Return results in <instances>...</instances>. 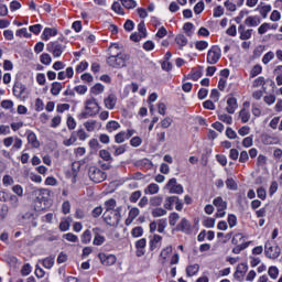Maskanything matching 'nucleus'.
Masks as SVG:
<instances>
[{
    "label": "nucleus",
    "instance_id": "1",
    "mask_svg": "<svg viewBox=\"0 0 282 282\" xmlns=\"http://www.w3.org/2000/svg\"><path fill=\"white\" fill-rule=\"evenodd\" d=\"M33 193L36 197L35 206L36 208H39L37 210H45V208H47V204H50V197H52V192L50 189L41 188L35 189Z\"/></svg>",
    "mask_w": 282,
    "mask_h": 282
},
{
    "label": "nucleus",
    "instance_id": "2",
    "mask_svg": "<svg viewBox=\"0 0 282 282\" xmlns=\"http://www.w3.org/2000/svg\"><path fill=\"white\" fill-rule=\"evenodd\" d=\"M131 61V56L127 53H119L117 55H110L107 58V65L109 67H113L115 69H122V67H127V62Z\"/></svg>",
    "mask_w": 282,
    "mask_h": 282
},
{
    "label": "nucleus",
    "instance_id": "3",
    "mask_svg": "<svg viewBox=\"0 0 282 282\" xmlns=\"http://www.w3.org/2000/svg\"><path fill=\"white\" fill-rule=\"evenodd\" d=\"M86 110L82 112V118H91V116H96L100 111V106L96 98H90L86 102Z\"/></svg>",
    "mask_w": 282,
    "mask_h": 282
},
{
    "label": "nucleus",
    "instance_id": "4",
    "mask_svg": "<svg viewBox=\"0 0 282 282\" xmlns=\"http://www.w3.org/2000/svg\"><path fill=\"white\" fill-rule=\"evenodd\" d=\"M264 254L268 259H279V257H281V247L267 241L264 245Z\"/></svg>",
    "mask_w": 282,
    "mask_h": 282
},
{
    "label": "nucleus",
    "instance_id": "5",
    "mask_svg": "<svg viewBox=\"0 0 282 282\" xmlns=\"http://www.w3.org/2000/svg\"><path fill=\"white\" fill-rule=\"evenodd\" d=\"M65 44L55 41V42H51L46 45V50L47 52H50L54 58H59V56H63V52H65Z\"/></svg>",
    "mask_w": 282,
    "mask_h": 282
},
{
    "label": "nucleus",
    "instance_id": "6",
    "mask_svg": "<svg viewBox=\"0 0 282 282\" xmlns=\"http://www.w3.org/2000/svg\"><path fill=\"white\" fill-rule=\"evenodd\" d=\"M88 177L91 182H95V184H100V182H105L107 180V174L100 169L91 166L88 170Z\"/></svg>",
    "mask_w": 282,
    "mask_h": 282
},
{
    "label": "nucleus",
    "instance_id": "7",
    "mask_svg": "<svg viewBox=\"0 0 282 282\" xmlns=\"http://www.w3.org/2000/svg\"><path fill=\"white\" fill-rule=\"evenodd\" d=\"M219 58H221V48L215 45L212 46L207 53V63L209 65H217V63H219Z\"/></svg>",
    "mask_w": 282,
    "mask_h": 282
},
{
    "label": "nucleus",
    "instance_id": "8",
    "mask_svg": "<svg viewBox=\"0 0 282 282\" xmlns=\"http://www.w3.org/2000/svg\"><path fill=\"white\" fill-rule=\"evenodd\" d=\"M173 206H175V210L178 212H181L182 208H184V205L182 204L180 197L177 196H170L165 199L164 208H166V210H173Z\"/></svg>",
    "mask_w": 282,
    "mask_h": 282
},
{
    "label": "nucleus",
    "instance_id": "9",
    "mask_svg": "<svg viewBox=\"0 0 282 282\" xmlns=\"http://www.w3.org/2000/svg\"><path fill=\"white\" fill-rule=\"evenodd\" d=\"M165 188L175 195H182V193H184V187L182 184H177V178H171L165 185Z\"/></svg>",
    "mask_w": 282,
    "mask_h": 282
},
{
    "label": "nucleus",
    "instance_id": "10",
    "mask_svg": "<svg viewBox=\"0 0 282 282\" xmlns=\"http://www.w3.org/2000/svg\"><path fill=\"white\" fill-rule=\"evenodd\" d=\"M102 217L108 226H118L120 223V214L118 213H104Z\"/></svg>",
    "mask_w": 282,
    "mask_h": 282
},
{
    "label": "nucleus",
    "instance_id": "11",
    "mask_svg": "<svg viewBox=\"0 0 282 282\" xmlns=\"http://www.w3.org/2000/svg\"><path fill=\"white\" fill-rule=\"evenodd\" d=\"M246 272H248V264L240 263L238 264L236 272L234 273V278L237 279V281H243V276H246Z\"/></svg>",
    "mask_w": 282,
    "mask_h": 282
},
{
    "label": "nucleus",
    "instance_id": "12",
    "mask_svg": "<svg viewBox=\"0 0 282 282\" xmlns=\"http://www.w3.org/2000/svg\"><path fill=\"white\" fill-rule=\"evenodd\" d=\"M98 257H99L102 265H115L116 261H118V259L113 254L107 256L105 253H99Z\"/></svg>",
    "mask_w": 282,
    "mask_h": 282
},
{
    "label": "nucleus",
    "instance_id": "13",
    "mask_svg": "<svg viewBox=\"0 0 282 282\" xmlns=\"http://www.w3.org/2000/svg\"><path fill=\"white\" fill-rule=\"evenodd\" d=\"M238 32L240 34L241 41H248L249 39L252 37V29H246V25L243 24H240L238 26Z\"/></svg>",
    "mask_w": 282,
    "mask_h": 282
},
{
    "label": "nucleus",
    "instance_id": "14",
    "mask_svg": "<svg viewBox=\"0 0 282 282\" xmlns=\"http://www.w3.org/2000/svg\"><path fill=\"white\" fill-rule=\"evenodd\" d=\"M105 107L106 109H115L116 105L118 102V97H116V95L110 94L105 100Z\"/></svg>",
    "mask_w": 282,
    "mask_h": 282
},
{
    "label": "nucleus",
    "instance_id": "15",
    "mask_svg": "<svg viewBox=\"0 0 282 282\" xmlns=\"http://www.w3.org/2000/svg\"><path fill=\"white\" fill-rule=\"evenodd\" d=\"M261 24V18L254 15H250L245 20V25H247L248 28H257V25Z\"/></svg>",
    "mask_w": 282,
    "mask_h": 282
},
{
    "label": "nucleus",
    "instance_id": "16",
    "mask_svg": "<svg viewBox=\"0 0 282 282\" xmlns=\"http://www.w3.org/2000/svg\"><path fill=\"white\" fill-rule=\"evenodd\" d=\"M237 98L231 97L227 100V107H226V111L228 113H235V111L237 110Z\"/></svg>",
    "mask_w": 282,
    "mask_h": 282
},
{
    "label": "nucleus",
    "instance_id": "17",
    "mask_svg": "<svg viewBox=\"0 0 282 282\" xmlns=\"http://www.w3.org/2000/svg\"><path fill=\"white\" fill-rule=\"evenodd\" d=\"M56 34H58V31L56 29L45 28L42 33V40L50 41V36H56Z\"/></svg>",
    "mask_w": 282,
    "mask_h": 282
},
{
    "label": "nucleus",
    "instance_id": "18",
    "mask_svg": "<svg viewBox=\"0 0 282 282\" xmlns=\"http://www.w3.org/2000/svg\"><path fill=\"white\" fill-rule=\"evenodd\" d=\"M162 246V236L154 235L153 239L150 241V250H158Z\"/></svg>",
    "mask_w": 282,
    "mask_h": 282
},
{
    "label": "nucleus",
    "instance_id": "19",
    "mask_svg": "<svg viewBox=\"0 0 282 282\" xmlns=\"http://www.w3.org/2000/svg\"><path fill=\"white\" fill-rule=\"evenodd\" d=\"M28 142L33 149H39V147H41V142H39V139L34 132H30L28 134Z\"/></svg>",
    "mask_w": 282,
    "mask_h": 282
},
{
    "label": "nucleus",
    "instance_id": "20",
    "mask_svg": "<svg viewBox=\"0 0 282 282\" xmlns=\"http://www.w3.org/2000/svg\"><path fill=\"white\" fill-rule=\"evenodd\" d=\"M175 43L176 45H178L180 50H182L183 47H186V45H188V39H186L184 34H177L175 36Z\"/></svg>",
    "mask_w": 282,
    "mask_h": 282
},
{
    "label": "nucleus",
    "instance_id": "21",
    "mask_svg": "<svg viewBox=\"0 0 282 282\" xmlns=\"http://www.w3.org/2000/svg\"><path fill=\"white\" fill-rule=\"evenodd\" d=\"M61 91H63V84H61L58 82L52 83V86H51L52 96H58V94H61Z\"/></svg>",
    "mask_w": 282,
    "mask_h": 282
},
{
    "label": "nucleus",
    "instance_id": "22",
    "mask_svg": "<svg viewBox=\"0 0 282 282\" xmlns=\"http://www.w3.org/2000/svg\"><path fill=\"white\" fill-rule=\"evenodd\" d=\"M56 261V257L55 256H50L47 258H45L42 263L43 265L47 269V270H52V268H54V262Z\"/></svg>",
    "mask_w": 282,
    "mask_h": 282
},
{
    "label": "nucleus",
    "instance_id": "23",
    "mask_svg": "<svg viewBox=\"0 0 282 282\" xmlns=\"http://www.w3.org/2000/svg\"><path fill=\"white\" fill-rule=\"evenodd\" d=\"M177 230H182V232H188V230H191V223L186 218H183L181 224L177 225Z\"/></svg>",
    "mask_w": 282,
    "mask_h": 282
},
{
    "label": "nucleus",
    "instance_id": "24",
    "mask_svg": "<svg viewBox=\"0 0 282 282\" xmlns=\"http://www.w3.org/2000/svg\"><path fill=\"white\" fill-rule=\"evenodd\" d=\"M173 252V247H166L165 249H163L162 251H161V254H160V257H161V263H166V259H169V256Z\"/></svg>",
    "mask_w": 282,
    "mask_h": 282
},
{
    "label": "nucleus",
    "instance_id": "25",
    "mask_svg": "<svg viewBox=\"0 0 282 282\" xmlns=\"http://www.w3.org/2000/svg\"><path fill=\"white\" fill-rule=\"evenodd\" d=\"M199 272V264H191L186 268L187 276H195Z\"/></svg>",
    "mask_w": 282,
    "mask_h": 282
},
{
    "label": "nucleus",
    "instance_id": "26",
    "mask_svg": "<svg viewBox=\"0 0 282 282\" xmlns=\"http://www.w3.org/2000/svg\"><path fill=\"white\" fill-rule=\"evenodd\" d=\"M214 206L218 208V213H221V210H226V202L221 197H217L214 199Z\"/></svg>",
    "mask_w": 282,
    "mask_h": 282
},
{
    "label": "nucleus",
    "instance_id": "27",
    "mask_svg": "<svg viewBox=\"0 0 282 282\" xmlns=\"http://www.w3.org/2000/svg\"><path fill=\"white\" fill-rule=\"evenodd\" d=\"M239 118L241 119V122L246 124V122H249L250 120V111L246 110V108L241 109L239 112Z\"/></svg>",
    "mask_w": 282,
    "mask_h": 282
},
{
    "label": "nucleus",
    "instance_id": "28",
    "mask_svg": "<svg viewBox=\"0 0 282 282\" xmlns=\"http://www.w3.org/2000/svg\"><path fill=\"white\" fill-rule=\"evenodd\" d=\"M13 94L19 97L23 96V94H25V86L22 84H15L13 86Z\"/></svg>",
    "mask_w": 282,
    "mask_h": 282
},
{
    "label": "nucleus",
    "instance_id": "29",
    "mask_svg": "<svg viewBox=\"0 0 282 282\" xmlns=\"http://www.w3.org/2000/svg\"><path fill=\"white\" fill-rule=\"evenodd\" d=\"M123 8H127V10H133V8H137L138 2L135 0H119Z\"/></svg>",
    "mask_w": 282,
    "mask_h": 282
},
{
    "label": "nucleus",
    "instance_id": "30",
    "mask_svg": "<svg viewBox=\"0 0 282 282\" xmlns=\"http://www.w3.org/2000/svg\"><path fill=\"white\" fill-rule=\"evenodd\" d=\"M119 128H120V123H118V121H109L106 124V129L107 131H109V133H112V131H118Z\"/></svg>",
    "mask_w": 282,
    "mask_h": 282
},
{
    "label": "nucleus",
    "instance_id": "31",
    "mask_svg": "<svg viewBox=\"0 0 282 282\" xmlns=\"http://www.w3.org/2000/svg\"><path fill=\"white\" fill-rule=\"evenodd\" d=\"M160 192V185L155 184V183H151L147 189L145 193H149L150 195H155L156 193Z\"/></svg>",
    "mask_w": 282,
    "mask_h": 282
},
{
    "label": "nucleus",
    "instance_id": "32",
    "mask_svg": "<svg viewBox=\"0 0 282 282\" xmlns=\"http://www.w3.org/2000/svg\"><path fill=\"white\" fill-rule=\"evenodd\" d=\"M98 124V121L90 120L84 123L85 129L91 133V131H96V126Z\"/></svg>",
    "mask_w": 282,
    "mask_h": 282
},
{
    "label": "nucleus",
    "instance_id": "33",
    "mask_svg": "<svg viewBox=\"0 0 282 282\" xmlns=\"http://www.w3.org/2000/svg\"><path fill=\"white\" fill-rule=\"evenodd\" d=\"M63 239H66V241H70V243H78V236L72 232L64 234Z\"/></svg>",
    "mask_w": 282,
    "mask_h": 282
},
{
    "label": "nucleus",
    "instance_id": "34",
    "mask_svg": "<svg viewBox=\"0 0 282 282\" xmlns=\"http://www.w3.org/2000/svg\"><path fill=\"white\" fill-rule=\"evenodd\" d=\"M75 138H77L78 140L85 141L86 139L89 138V134H87V132H85L84 129H79L75 131Z\"/></svg>",
    "mask_w": 282,
    "mask_h": 282
},
{
    "label": "nucleus",
    "instance_id": "35",
    "mask_svg": "<svg viewBox=\"0 0 282 282\" xmlns=\"http://www.w3.org/2000/svg\"><path fill=\"white\" fill-rule=\"evenodd\" d=\"M113 208H116V199L110 198L106 200L105 203L106 213H109V210H113Z\"/></svg>",
    "mask_w": 282,
    "mask_h": 282
},
{
    "label": "nucleus",
    "instance_id": "36",
    "mask_svg": "<svg viewBox=\"0 0 282 282\" xmlns=\"http://www.w3.org/2000/svg\"><path fill=\"white\" fill-rule=\"evenodd\" d=\"M40 61H41L42 65H50L52 63V56L47 53H43L40 56Z\"/></svg>",
    "mask_w": 282,
    "mask_h": 282
},
{
    "label": "nucleus",
    "instance_id": "37",
    "mask_svg": "<svg viewBox=\"0 0 282 282\" xmlns=\"http://www.w3.org/2000/svg\"><path fill=\"white\" fill-rule=\"evenodd\" d=\"M76 132H72L70 138L63 141L64 147H72L76 142Z\"/></svg>",
    "mask_w": 282,
    "mask_h": 282
},
{
    "label": "nucleus",
    "instance_id": "38",
    "mask_svg": "<svg viewBox=\"0 0 282 282\" xmlns=\"http://www.w3.org/2000/svg\"><path fill=\"white\" fill-rule=\"evenodd\" d=\"M102 91H105V86H102V84H96L91 88V94H94L95 96H99V94H102Z\"/></svg>",
    "mask_w": 282,
    "mask_h": 282
},
{
    "label": "nucleus",
    "instance_id": "39",
    "mask_svg": "<svg viewBox=\"0 0 282 282\" xmlns=\"http://www.w3.org/2000/svg\"><path fill=\"white\" fill-rule=\"evenodd\" d=\"M218 120H220L221 122H225L226 124H232V117L230 115H219L218 116Z\"/></svg>",
    "mask_w": 282,
    "mask_h": 282
},
{
    "label": "nucleus",
    "instance_id": "40",
    "mask_svg": "<svg viewBox=\"0 0 282 282\" xmlns=\"http://www.w3.org/2000/svg\"><path fill=\"white\" fill-rule=\"evenodd\" d=\"M250 246V241H247L245 243L238 245L236 248L232 249L234 254H239L241 250H246Z\"/></svg>",
    "mask_w": 282,
    "mask_h": 282
},
{
    "label": "nucleus",
    "instance_id": "41",
    "mask_svg": "<svg viewBox=\"0 0 282 282\" xmlns=\"http://www.w3.org/2000/svg\"><path fill=\"white\" fill-rule=\"evenodd\" d=\"M231 243H234V246H239V243H243V235L241 234H236L232 237Z\"/></svg>",
    "mask_w": 282,
    "mask_h": 282
},
{
    "label": "nucleus",
    "instance_id": "42",
    "mask_svg": "<svg viewBox=\"0 0 282 282\" xmlns=\"http://www.w3.org/2000/svg\"><path fill=\"white\" fill-rule=\"evenodd\" d=\"M138 31H139V34L143 37V39H147V26L144 24V21L140 22L138 24Z\"/></svg>",
    "mask_w": 282,
    "mask_h": 282
},
{
    "label": "nucleus",
    "instance_id": "43",
    "mask_svg": "<svg viewBox=\"0 0 282 282\" xmlns=\"http://www.w3.org/2000/svg\"><path fill=\"white\" fill-rule=\"evenodd\" d=\"M124 140H127V132H119L115 135V141L117 142V144H122Z\"/></svg>",
    "mask_w": 282,
    "mask_h": 282
},
{
    "label": "nucleus",
    "instance_id": "44",
    "mask_svg": "<svg viewBox=\"0 0 282 282\" xmlns=\"http://www.w3.org/2000/svg\"><path fill=\"white\" fill-rule=\"evenodd\" d=\"M15 36H24V39H30V36H32V33H29L28 29L23 28L15 32Z\"/></svg>",
    "mask_w": 282,
    "mask_h": 282
},
{
    "label": "nucleus",
    "instance_id": "45",
    "mask_svg": "<svg viewBox=\"0 0 282 282\" xmlns=\"http://www.w3.org/2000/svg\"><path fill=\"white\" fill-rule=\"evenodd\" d=\"M268 274H269V276H271V279H278L279 278V268L270 267L268 270Z\"/></svg>",
    "mask_w": 282,
    "mask_h": 282
},
{
    "label": "nucleus",
    "instance_id": "46",
    "mask_svg": "<svg viewBox=\"0 0 282 282\" xmlns=\"http://www.w3.org/2000/svg\"><path fill=\"white\" fill-rule=\"evenodd\" d=\"M112 149H115L113 155L118 156V155H122V153L127 151V145H119V147L113 145Z\"/></svg>",
    "mask_w": 282,
    "mask_h": 282
},
{
    "label": "nucleus",
    "instance_id": "47",
    "mask_svg": "<svg viewBox=\"0 0 282 282\" xmlns=\"http://www.w3.org/2000/svg\"><path fill=\"white\" fill-rule=\"evenodd\" d=\"M99 156L101 160H105L106 162H109V160H111V153H109V151L107 150H100Z\"/></svg>",
    "mask_w": 282,
    "mask_h": 282
},
{
    "label": "nucleus",
    "instance_id": "48",
    "mask_svg": "<svg viewBox=\"0 0 282 282\" xmlns=\"http://www.w3.org/2000/svg\"><path fill=\"white\" fill-rule=\"evenodd\" d=\"M89 241H91V231H89V229H87L86 231H84V234L82 236V242L89 243Z\"/></svg>",
    "mask_w": 282,
    "mask_h": 282
},
{
    "label": "nucleus",
    "instance_id": "49",
    "mask_svg": "<svg viewBox=\"0 0 282 282\" xmlns=\"http://www.w3.org/2000/svg\"><path fill=\"white\" fill-rule=\"evenodd\" d=\"M171 124H173V119H171V117H166L161 121L162 129H169Z\"/></svg>",
    "mask_w": 282,
    "mask_h": 282
},
{
    "label": "nucleus",
    "instance_id": "50",
    "mask_svg": "<svg viewBox=\"0 0 282 282\" xmlns=\"http://www.w3.org/2000/svg\"><path fill=\"white\" fill-rule=\"evenodd\" d=\"M272 58H274V52L270 51L262 57V63H264V65H268V63H270Z\"/></svg>",
    "mask_w": 282,
    "mask_h": 282
},
{
    "label": "nucleus",
    "instance_id": "51",
    "mask_svg": "<svg viewBox=\"0 0 282 282\" xmlns=\"http://www.w3.org/2000/svg\"><path fill=\"white\" fill-rule=\"evenodd\" d=\"M30 32L33 34H41V31L43 30V25L41 24H34L29 28Z\"/></svg>",
    "mask_w": 282,
    "mask_h": 282
},
{
    "label": "nucleus",
    "instance_id": "52",
    "mask_svg": "<svg viewBox=\"0 0 282 282\" xmlns=\"http://www.w3.org/2000/svg\"><path fill=\"white\" fill-rule=\"evenodd\" d=\"M140 197H142V192L140 191H135L130 195V202H132L133 204H135V202H138L140 199Z\"/></svg>",
    "mask_w": 282,
    "mask_h": 282
},
{
    "label": "nucleus",
    "instance_id": "53",
    "mask_svg": "<svg viewBox=\"0 0 282 282\" xmlns=\"http://www.w3.org/2000/svg\"><path fill=\"white\" fill-rule=\"evenodd\" d=\"M196 50H199L203 52V50H206L208 47V42L206 41H197L195 44Z\"/></svg>",
    "mask_w": 282,
    "mask_h": 282
},
{
    "label": "nucleus",
    "instance_id": "54",
    "mask_svg": "<svg viewBox=\"0 0 282 282\" xmlns=\"http://www.w3.org/2000/svg\"><path fill=\"white\" fill-rule=\"evenodd\" d=\"M162 204V196H154L150 199L151 206H160Z\"/></svg>",
    "mask_w": 282,
    "mask_h": 282
},
{
    "label": "nucleus",
    "instance_id": "55",
    "mask_svg": "<svg viewBox=\"0 0 282 282\" xmlns=\"http://www.w3.org/2000/svg\"><path fill=\"white\" fill-rule=\"evenodd\" d=\"M262 72V68L260 65H256L253 66V68L251 69L250 76L251 78H254L256 76H259V74Z\"/></svg>",
    "mask_w": 282,
    "mask_h": 282
},
{
    "label": "nucleus",
    "instance_id": "56",
    "mask_svg": "<svg viewBox=\"0 0 282 282\" xmlns=\"http://www.w3.org/2000/svg\"><path fill=\"white\" fill-rule=\"evenodd\" d=\"M89 67V64L87 62H80L79 65L76 67L77 74H80L82 72H85Z\"/></svg>",
    "mask_w": 282,
    "mask_h": 282
},
{
    "label": "nucleus",
    "instance_id": "57",
    "mask_svg": "<svg viewBox=\"0 0 282 282\" xmlns=\"http://www.w3.org/2000/svg\"><path fill=\"white\" fill-rule=\"evenodd\" d=\"M131 147L138 148L140 144H142V138L140 137H134L130 140Z\"/></svg>",
    "mask_w": 282,
    "mask_h": 282
},
{
    "label": "nucleus",
    "instance_id": "58",
    "mask_svg": "<svg viewBox=\"0 0 282 282\" xmlns=\"http://www.w3.org/2000/svg\"><path fill=\"white\" fill-rule=\"evenodd\" d=\"M226 135H227V138H229V140L237 139V132L235 130H232V128H227Z\"/></svg>",
    "mask_w": 282,
    "mask_h": 282
},
{
    "label": "nucleus",
    "instance_id": "59",
    "mask_svg": "<svg viewBox=\"0 0 282 282\" xmlns=\"http://www.w3.org/2000/svg\"><path fill=\"white\" fill-rule=\"evenodd\" d=\"M194 12H195V14H202V12H204V2L203 1L196 3V6L194 7Z\"/></svg>",
    "mask_w": 282,
    "mask_h": 282
},
{
    "label": "nucleus",
    "instance_id": "60",
    "mask_svg": "<svg viewBox=\"0 0 282 282\" xmlns=\"http://www.w3.org/2000/svg\"><path fill=\"white\" fill-rule=\"evenodd\" d=\"M12 191L18 195V197H23V187L21 185H14Z\"/></svg>",
    "mask_w": 282,
    "mask_h": 282
},
{
    "label": "nucleus",
    "instance_id": "61",
    "mask_svg": "<svg viewBox=\"0 0 282 282\" xmlns=\"http://www.w3.org/2000/svg\"><path fill=\"white\" fill-rule=\"evenodd\" d=\"M180 221V215L178 214H171L170 215V226H175Z\"/></svg>",
    "mask_w": 282,
    "mask_h": 282
},
{
    "label": "nucleus",
    "instance_id": "62",
    "mask_svg": "<svg viewBox=\"0 0 282 282\" xmlns=\"http://www.w3.org/2000/svg\"><path fill=\"white\" fill-rule=\"evenodd\" d=\"M111 9L113 12H117V14H124V12H122V6H120L119 2H113Z\"/></svg>",
    "mask_w": 282,
    "mask_h": 282
},
{
    "label": "nucleus",
    "instance_id": "63",
    "mask_svg": "<svg viewBox=\"0 0 282 282\" xmlns=\"http://www.w3.org/2000/svg\"><path fill=\"white\" fill-rule=\"evenodd\" d=\"M164 228H166V219H160L158 223V232H164Z\"/></svg>",
    "mask_w": 282,
    "mask_h": 282
},
{
    "label": "nucleus",
    "instance_id": "64",
    "mask_svg": "<svg viewBox=\"0 0 282 282\" xmlns=\"http://www.w3.org/2000/svg\"><path fill=\"white\" fill-rule=\"evenodd\" d=\"M36 83H39L40 85H45L46 83L45 74L39 73L36 75Z\"/></svg>",
    "mask_w": 282,
    "mask_h": 282
}]
</instances>
